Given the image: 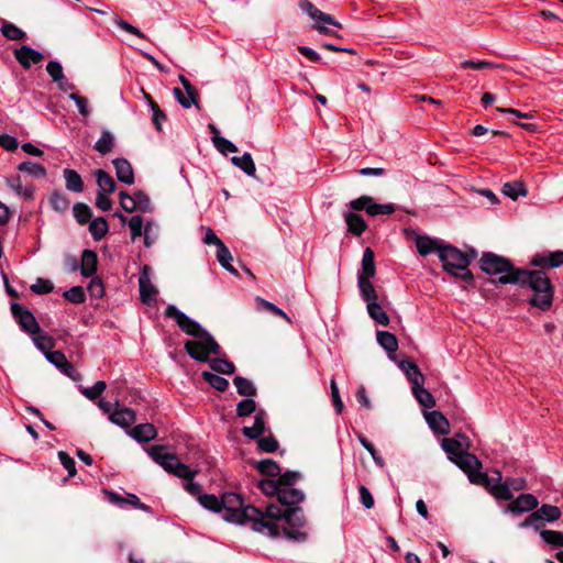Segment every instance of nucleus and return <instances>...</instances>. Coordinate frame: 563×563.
Segmentation results:
<instances>
[{"label":"nucleus","instance_id":"nucleus-18","mask_svg":"<svg viewBox=\"0 0 563 563\" xmlns=\"http://www.w3.org/2000/svg\"><path fill=\"white\" fill-rule=\"evenodd\" d=\"M305 498V494L294 488L292 486H280L277 499L282 505L295 506L301 503Z\"/></svg>","mask_w":563,"mask_h":563},{"label":"nucleus","instance_id":"nucleus-58","mask_svg":"<svg viewBox=\"0 0 563 563\" xmlns=\"http://www.w3.org/2000/svg\"><path fill=\"white\" fill-rule=\"evenodd\" d=\"M496 478L489 477L486 473L471 474V483L482 485L492 494V487L496 484Z\"/></svg>","mask_w":563,"mask_h":563},{"label":"nucleus","instance_id":"nucleus-20","mask_svg":"<svg viewBox=\"0 0 563 563\" xmlns=\"http://www.w3.org/2000/svg\"><path fill=\"white\" fill-rule=\"evenodd\" d=\"M129 434L137 442H150L157 435V431L152 423H141L129 429Z\"/></svg>","mask_w":563,"mask_h":563},{"label":"nucleus","instance_id":"nucleus-16","mask_svg":"<svg viewBox=\"0 0 563 563\" xmlns=\"http://www.w3.org/2000/svg\"><path fill=\"white\" fill-rule=\"evenodd\" d=\"M539 501L532 494H521L511 504L508 505L507 510L512 514H521L536 509Z\"/></svg>","mask_w":563,"mask_h":563},{"label":"nucleus","instance_id":"nucleus-55","mask_svg":"<svg viewBox=\"0 0 563 563\" xmlns=\"http://www.w3.org/2000/svg\"><path fill=\"white\" fill-rule=\"evenodd\" d=\"M64 298L75 305H80L86 301V295L81 286H74L63 294Z\"/></svg>","mask_w":563,"mask_h":563},{"label":"nucleus","instance_id":"nucleus-10","mask_svg":"<svg viewBox=\"0 0 563 563\" xmlns=\"http://www.w3.org/2000/svg\"><path fill=\"white\" fill-rule=\"evenodd\" d=\"M140 298L142 302L151 305L156 299L157 290L151 282V268L144 265L139 277Z\"/></svg>","mask_w":563,"mask_h":563},{"label":"nucleus","instance_id":"nucleus-40","mask_svg":"<svg viewBox=\"0 0 563 563\" xmlns=\"http://www.w3.org/2000/svg\"><path fill=\"white\" fill-rule=\"evenodd\" d=\"M376 338L379 345L387 352L393 353L398 349V341L395 334L388 331H377Z\"/></svg>","mask_w":563,"mask_h":563},{"label":"nucleus","instance_id":"nucleus-37","mask_svg":"<svg viewBox=\"0 0 563 563\" xmlns=\"http://www.w3.org/2000/svg\"><path fill=\"white\" fill-rule=\"evenodd\" d=\"M0 31L1 34L10 41H20L26 36V33L23 30L5 20L2 21Z\"/></svg>","mask_w":563,"mask_h":563},{"label":"nucleus","instance_id":"nucleus-29","mask_svg":"<svg viewBox=\"0 0 563 563\" xmlns=\"http://www.w3.org/2000/svg\"><path fill=\"white\" fill-rule=\"evenodd\" d=\"M95 176L97 179V185L99 187L98 192L112 194L114 192L117 186L114 179L104 170L97 169L95 172Z\"/></svg>","mask_w":563,"mask_h":563},{"label":"nucleus","instance_id":"nucleus-3","mask_svg":"<svg viewBox=\"0 0 563 563\" xmlns=\"http://www.w3.org/2000/svg\"><path fill=\"white\" fill-rule=\"evenodd\" d=\"M223 518L230 522L253 523V530L265 536H274L278 532V527L274 522H265L263 511L254 506H244L243 499L235 493L222 495Z\"/></svg>","mask_w":563,"mask_h":563},{"label":"nucleus","instance_id":"nucleus-8","mask_svg":"<svg viewBox=\"0 0 563 563\" xmlns=\"http://www.w3.org/2000/svg\"><path fill=\"white\" fill-rule=\"evenodd\" d=\"M11 313L21 330L31 334L40 332V324L34 314L18 302L11 303Z\"/></svg>","mask_w":563,"mask_h":563},{"label":"nucleus","instance_id":"nucleus-22","mask_svg":"<svg viewBox=\"0 0 563 563\" xmlns=\"http://www.w3.org/2000/svg\"><path fill=\"white\" fill-rule=\"evenodd\" d=\"M412 234L415 236L417 251L421 256H427L433 252L438 253V250L441 247L435 240L428 235H419L413 231Z\"/></svg>","mask_w":563,"mask_h":563},{"label":"nucleus","instance_id":"nucleus-13","mask_svg":"<svg viewBox=\"0 0 563 563\" xmlns=\"http://www.w3.org/2000/svg\"><path fill=\"white\" fill-rule=\"evenodd\" d=\"M531 264L541 268H556L563 265V251H544L531 258Z\"/></svg>","mask_w":563,"mask_h":563},{"label":"nucleus","instance_id":"nucleus-53","mask_svg":"<svg viewBox=\"0 0 563 563\" xmlns=\"http://www.w3.org/2000/svg\"><path fill=\"white\" fill-rule=\"evenodd\" d=\"M257 487L264 495L277 497L280 483L277 481V478H265L258 481Z\"/></svg>","mask_w":563,"mask_h":563},{"label":"nucleus","instance_id":"nucleus-30","mask_svg":"<svg viewBox=\"0 0 563 563\" xmlns=\"http://www.w3.org/2000/svg\"><path fill=\"white\" fill-rule=\"evenodd\" d=\"M231 162L234 166L242 169L247 176H255V164L250 153H244L242 156H233Z\"/></svg>","mask_w":563,"mask_h":563},{"label":"nucleus","instance_id":"nucleus-6","mask_svg":"<svg viewBox=\"0 0 563 563\" xmlns=\"http://www.w3.org/2000/svg\"><path fill=\"white\" fill-rule=\"evenodd\" d=\"M479 266L487 275H500L499 277L517 272L508 258L492 252L483 253L479 260Z\"/></svg>","mask_w":563,"mask_h":563},{"label":"nucleus","instance_id":"nucleus-47","mask_svg":"<svg viewBox=\"0 0 563 563\" xmlns=\"http://www.w3.org/2000/svg\"><path fill=\"white\" fill-rule=\"evenodd\" d=\"M217 258L220 265L230 273L238 274L236 269L232 266V255L225 244H221L217 247Z\"/></svg>","mask_w":563,"mask_h":563},{"label":"nucleus","instance_id":"nucleus-50","mask_svg":"<svg viewBox=\"0 0 563 563\" xmlns=\"http://www.w3.org/2000/svg\"><path fill=\"white\" fill-rule=\"evenodd\" d=\"M31 335H32V340H33L34 344L36 345V347L40 349L41 351L45 352V354L47 352H51V350L55 345L54 339L51 335L43 333L41 329H40V332H37L36 334H31Z\"/></svg>","mask_w":563,"mask_h":563},{"label":"nucleus","instance_id":"nucleus-48","mask_svg":"<svg viewBox=\"0 0 563 563\" xmlns=\"http://www.w3.org/2000/svg\"><path fill=\"white\" fill-rule=\"evenodd\" d=\"M198 501L203 508H206L208 510H211L214 512H222V507H221L222 497L218 498L216 495H212V494H202V495H199Z\"/></svg>","mask_w":563,"mask_h":563},{"label":"nucleus","instance_id":"nucleus-32","mask_svg":"<svg viewBox=\"0 0 563 563\" xmlns=\"http://www.w3.org/2000/svg\"><path fill=\"white\" fill-rule=\"evenodd\" d=\"M357 286L361 297L364 301H366V303L378 300L377 292L371 282V278H357Z\"/></svg>","mask_w":563,"mask_h":563},{"label":"nucleus","instance_id":"nucleus-25","mask_svg":"<svg viewBox=\"0 0 563 563\" xmlns=\"http://www.w3.org/2000/svg\"><path fill=\"white\" fill-rule=\"evenodd\" d=\"M399 367L406 374L407 378L411 383V387H418L419 384L424 383V376L422 375L419 367L415 363L410 361H401Z\"/></svg>","mask_w":563,"mask_h":563},{"label":"nucleus","instance_id":"nucleus-54","mask_svg":"<svg viewBox=\"0 0 563 563\" xmlns=\"http://www.w3.org/2000/svg\"><path fill=\"white\" fill-rule=\"evenodd\" d=\"M73 214L78 223L85 224L91 218V210L87 205L78 202L73 207Z\"/></svg>","mask_w":563,"mask_h":563},{"label":"nucleus","instance_id":"nucleus-36","mask_svg":"<svg viewBox=\"0 0 563 563\" xmlns=\"http://www.w3.org/2000/svg\"><path fill=\"white\" fill-rule=\"evenodd\" d=\"M412 393L418 400V402L424 408H433L435 406V400L432 394L423 388V384H419V386L411 387Z\"/></svg>","mask_w":563,"mask_h":563},{"label":"nucleus","instance_id":"nucleus-1","mask_svg":"<svg viewBox=\"0 0 563 563\" xmlns=\"http://www.w3.org/2000/svg\"><path fill=\"white\" fill-rule=\"evenodd\" d=\"M164 314L166 318L174 319L183 332L194 338V340L186 341L184 345L186 353L192 360L206 363L211 354H221V347L214 338L176 306L168 305Z\"/></svg>","mask_w":563,"mask_h":563},{"label":"nucleus","instance_id":"nucleus-44","mask_svg":"<svg viewBox=\"0 0 563 563\" xmlns=\"http://www.w3.org/2000/svg\"><path fill=\"white\" fill-rule=\"evenodd\" d=\"M151 110H152V122L157 131H162V123L166 120V114L159 109L158 104L152 99L148 93H144Z\"/></svg>","mask_w":563,"mask_h":563},{"label":"nucleus","instance_id":"nucleus-28","mask_svg":"<svg viewBox=\"0 0 563 563\" xmlns=\"http://www.w3.org/2000/svg\"><path fill=\"white\" fill-rule=\"evenodd\" d=\"M49 205L54 211L58 213H65L69 209L70 200L60 190H55L48 198Z\"/></svg>","mask_w":563,"mask_h":563},{"label":"nucleus","instance_id":"nucleus-38","mask_svg":"<svg viewBox=\"0 0 563 563\" xmlns=\"http://www.w3.org/2000/svg\"><path fill=\"white\" fill-rule=\"evenodd\" d=\"M113 147L114 137L112 133L109 131H102L101 136L93 145V148L102 155L110 153L113 150Z\"/></svg>","mask_w":563,"mask_h":563},{"label":"nucleus","instance_id":"nucleus-7","mask_svg":"<svg viewBox=\"0 0 563 563\" xmlns=\"http://www.w3.org/2000/svg\"><path fill=\"white\" fill-rule=\"evenodd\" d=\"M349 206L355 211L365 210L372 217L391 214L396 210L394 203H377L371 196H361L357 199L351 200Z\"/></svg>","mask_w":563,"mask_h":563},{"label":"nucleus","instance_id":"nucleus-21","mask_svg":"<svg viewBox=\"0 0 563 563\" xmlns=\"http://www.w3.org/2000/svg\"><path fill=\"white\" fill-rule=\"evenodd\" d=\"M98 266L97 253L92 250H85L81 255L80 273L84 277H91L96 274Z\"/></svg>","mask_w":563,"mask_h":563},{"label":"nucleus","instance_id":"nucleus-33","mask_svg":"<svg viewBox=\"0 0 563 563\" xmlns=\"http://www.w3.org/2000/svg\"><path fill=\"white\" fill-rule=\"evenodd\" d=\"M109 231V225L103 217L96 218L89 223V232L93 240H102Z\"/></svg>","mask_w":563,"mask_h":563},{"label":"nucleus","instance_id":"nucleus-17","mask_svg":"<svg viewBox=\"0 0 563 563\" xmlns=\"http://www.w3.org/2000/svg\"><path fill=\"white\" fill-rule=\"evenodd\" d=\"M115 175L119 181L125 185L134 184V172L130 162L125 158H115L112 161Z\"/></svg>","mask_w":563,"mask_h":563},{"label":"nucleus","instance_id":"nucleus-59","mask_svg":"<svg viewBox=\"0 0 563 563\" xmlns=\"http://www.w3.org/2000/svg\"><path fill=\"white\" fill-rule=\"evenodd\" d=\"M358 441L360 443L362 444V446L371 454V456L373 457L375 464L379 467H384L385 466V462L384 460L382 459V456L378 454V452L376 451L375 446L373 445V443H371L364 435L360 434L358 435Z\"/></svg>","mask_w":563,"mask_h":563},{"label":"nucleus","instance_id":"nucleus-57","mask_svg":"<svg viewBox=\"0 0 563 563\" xmlns=\"http://www.w3.org/2000/svg\"><path fill=\"white\" fill-rule=\"evenodd\" d=\"M144 245L151 247L158 238V228L153 221H147L144 227Z\"/></svg>","mask_w":563,"mask_h":563},{"label":"nucleus","instance_id":"nucleus-39","mask_svg":"<svg viewBox=\"0 0 563 563\" xmlns=\"http://www.w3.org/2000/svg\"><path fill=\"white\" fill-rule=\"evenodd\" d=\"M442 449L448 453L449 459L453 462V459H457L465 450L463 444L453 438H445L441 443Z\"/></svg>","mask_w":563,"mask_h":563},{"label":"nucleus","instance_id":"nucleus-23","mask_svg":"<svg viewBox=\"0 0 563 563\" xmlns=\"http://www.w3.org/2000/svg\"><path fill=\"white\" fill-rule=\"evenodd\" d=\"M375 255L371 247H366L363 252L362 257V269L357 275V278H372L375 276Z\"/></svg>","mask_w":563,"mask_h":563},{"label":"nucleus","instance_id":"nucleus-34","mask_svg":"<svg viewBox=\"0 0 563 563\" xmlns=\"http://www.w3.org/2000/svg\"><path fill=\"white\" fill-rule=\"evenodd\" d=\"M496 484L492 487V495L498 500H511L514 498V494L510 492L506 479L500 483L501 475L499 472H496Z\"/></svg>","mask_w":563,"mask_h":563},{"label":"nucleus","instance_id":"nucleus-63","mask_svg":"<svg viewBox=\"0 0 563 563\" xmlns=\"http://www.w3.org/2000/svg\"><path fill=\"white\" fill-rule=\"evenodd\" d=\"M30 289L36 295H45L53 291L54 285L48 279L37 278Z\"/></svg>","mask_w":563,"mask_h":563},{"label":"nucleus","instance_id":"nucleus-11","mask_svg":"<svg viewBox=\"0 0 563 563\" xmlns=\"http://www.w3.org/2000/svg\"><path fill=\"white\" fill-rule=\"evenodd\" d=\"M13 55L24 69H29L32 65H37L44 60V55L41 52L27 45L15 48Z\"/></svg>","mask_w":563,"mask_h":563},{"label":"nucleus","instance_id":"nucleus-43","mask_svg":"<svg viewBox=\"0 0 563 563\" xmlns=\"http://www.w3.org/2000/svg\"><path fill=\"white\" fill-rule=\"evenodd\" d=\"M503 194L516 200L518 197L527 196V189L522 181H509L504 184Z\"/></svg>","mask_w":563,"mask_h":563},{"label":"nucleus","instance_id":"nucleus-56","mask_svg":"<svg viewBox=\"0 0 563 563\" xmlns=\"http://www.w3.org/2000/svg\"><path fill=\"white\" fill-rule=\"evenodd\" d=\"M212 142L216 148L224 155L228 153H235L238 151V147L223 136L213 135Z\"/></svg>","mask_w":563,"mask_h":563},{"label":"nucleus","instance_id":"nucleus-9","mask_svg":"<svg viewBox=\"0 0 563 563\" xmlns=\"http://www.w3.org/2000/svg\"><path fill=\"white\" fill-rule=\"evenodd\" d=\"M179 81L181 82L184 89L186 90V96L179 88H174L173 93L177 101L185 108L188 109L192 104L198 106V90L190 84V81L184 76L179 75Z\"/></svg>","mask_w":563,"mask_h":563},{"label":"nucleus","instance_id":"nucleus-64","mask_svg":"<svg viewBox=\"0 0 563 563\" xmlns=\"http://www.w3.org/2000/svg\"><path fill=\"white\" fill-rule=\"evenodd\" d=\"M170 474L184 479H192L196 476L197 471L191 470L188 465L179 461L175 464V468Z\"/></svg>","mask_w":563,"mask_h":563},{"label":"nucleus","instance_id":"nucleus-31","mask_svg":"<svg viewBox=\"0 0 563 563\" xmlns=\"http://www.w3.org/2000/svg\"><path fill=\"white\" fill-rule=\"evenodd\" d=\"M367 312L378 324L384 327L389 324V317L377 300L367 303Z\"/></svg>","mask_w":563,"mask_h":563},{"label":"nucleus","instance_id":"nucleus-15","mask_svg":"<svg viewBox=\"0 0 563 563\" xmlns=\"http://www.w3.org/2000/svg\"><path fill=\"white\" fill-rule=\"evenodd\" d=\"M453 463L467 474L470 481L471 474L481 473V461L467 451H464L457 459H453Z\"/></svg>","mask_w":563,"mask_h":563},{"label":"nucleus","instance_id":"nucleus-45","mask_svg":"<svg viewBox=\"0 0 563 563\" xmlns=\"http://www.w3.org/2000/svg\"><path fill=\"white\" fill-rule=\"evenodd\" d=\"M201 376L211 387L218 391H225L229 387V380L218 374L205 371L202 372Z\"/></svg>","mask_w":563,"mask_h":563},{"label":"nucleus","instance_id":"nucleus-61","mask_svg":"<svg viewBox=\"0 0 563 563\" xmlns=\"http://www.w3.org/2000/svg\"><path fill=\"white\" fill-rule=\"evenodd\" d=\"M256 410V402L252 398H245L236 405V415L247 417Z\"/></svg>","mask_w":563,"mask_h":563},{"label":"nucleus","instance_id":"nucleus-26","mask_svg":"<svg viewBox=\"0 0 563 563\" xmlns=\"http://www.w3.org/2000/svg\"><path fill=\"white\" fill-rule=\"evenodd\" d=\"M427 422L430 428L440 433L445 434L449 432V421L448 419L439 411L429 412L426 416Z\"/></svg>","mask_w":563,"mask_h":563},{"label":"nucleus","instance_id":"nucleus-51","mask_svg":"<svg viewBox=\"0 0 563 563\" xmlns=\"http://www.w3.org/2000/svg\"><path fill=\"white\" fill-rule=\"evenodd\" d=\"M541 520L553 522L561 518V509L556 506L544 504L539 509H537Z\"/></svg>","mask_w":563,"mask_h":563},{"label":"nucleus","instance_id":"nucleus-46","mask_svg":"<svg viewBox=\"0 0 563 563\" xmlns=\"http://www.w3.org/2000/svg\"><path fill=\"white\" fill-rule=\"evenodd\" d=\"M211 369L222 375H232L235 372V365L225 358H213L208 361Z\"/></svg>","mask_w":563,"mask_h":563},{"label":"nucleus","instance_id":"nucleus-24","mask_svg":"<svg viewBox=\"0 0 563 563\" xmlns=\"http://www.w3.org/2000/svg\"><path fill=\"white\" fill-rule=\"evenodd\" d=\"M344 220L347 225V231L356 236H361L367 228L364 219L355 212H346Z\"/></svg>","mask_w":563,"mask_h":563},{"label":"nucleus","instance_id":"nucleus-5","mask_svg":"<svg viewBox=\"0 0 563 563\" xmlns=\"http://www.w3.org/2000/svg\"><path fill=\"white\" fill-rule=\"evenodd\" d=\"M278 527V532L273 537L283 534L288 540L302 542L307 538L305 531L306 521L302 515V509L297 507L289 509L285 519L282 522H274Z\"/></svg>","mask_w":563,"mask_h":563},{"label":"nucleus","instance_id":"nucleus-60","mask_svg":"<svg viewBox=\"0 0 563 563\" xmlns=\"http://www.w3.org/2000/svg\"><path fill=\"white\" fill-rule=\"evenodd\" d=\"M540 536L549 544L563 547V533L560 531L542 530Z\"/></svg>","mask_w":563,"mask_h":563},{"label":"nucleus","instance_id":"nucleus-42","mask_svg":"<svg viewBox=\"0 0 563 563\" xmlns=\"http://www.w3.org/2000/svg\"><path fill=\"white\" fill-rule=\"evenodd\" d=\"M233 384L236 387L239 395H241V396L253 397L256 395V387L250 379H247L245 377H242V376L234 377Z\"/></svg>","mask_w":563,"mask_h":563},{"label":"nucleus","instance_id":"nucleus-2","mask_svg":"<svg viewBox=\"0 0 563 563\" xmlns=\"http://www.w3.org/2000/svg\"><path fill=\"white\" fill-rule=\"evenodd\" d=\"M499 284H515L529 287L533 291L530 303L545 311L552 306L554 290L548 275L542 271L517 269L511 275H504L497 280Z\"/></svg>","mask_w":563,"mask_h":563},{"label":"nucleus","instance_id":"nucleus-35","mask_svg":"<svg viewBox=\"0 0 563 563\" xmlns=\"http://www.w3.org/2000/svg\"><path fill=\"white\" fill-rule=\"evenodd\" d=\"M18 169L37 179L46 176V168L43 165L31 161L22 162L19 164Z\"/></svg>","mask_w":563,"mask_h":563},{"label":"nucleus","instance_id":"nucleus-19","mask_svg":"<svg viewBox=\"0 0 563 563\" xmlns=\"http://www.w3.org/2000/svg\"><path fill=\"white\" fill-rule=\"evenodd\" d=\"M109 420L124 429H129L136 420L135 412L130 408L115 409L110 416Z\"/></svg>","mask_w":563,"mask_h":563},{"label":"nucleus","instance_id":"nucleus-49","mask_svg":"<svg viewBox=\"0 0 563 563\" xmlns=\"http://www.w3.org/2000/svg\"><path fill=\"white\" fill-rule=\"evenodd\" d=\"M256 470L267 476L277 477L280 473L279 465L272 459H265L256 463Z\"/></svg>","mask_w":563,"mask_h":563},{"label":"nucleus","instance_id":"nucleus-12","mask_svg":"<svg viewBox=\"0 0 563 563\" xmlns=\"http://www.w3.org/2000/svg\"><path fill=\"white\" fill-rule=\"evenodd\" d=\"M150 456L169 474L174 471L175 464L179 462L173 453L165 452V446L153 445L148 450Z\"/></svg>","mask_w":563,"mask_h":563},{"label":"nucleus","instance_id":"nucleus-62","mask_svg":"<svg viewBox=\"0 0 563 563\" xmlns=\"http://www.w3.org/2000/svg\"><path fill=\"white\" fill-rule=\"evenodd\" d=\"M258 449L266 453H274L277 451L279 444L274 435L262 437L257 441Z\"/></svg>","mask_w":563,"mask_h":563},{"label":"nucleus","instance_id":"nucleus-52","mask_svg":"<svg viewBox=\"0 0 563 563\" xmlns=\"http://www.w3.org/2000/svg\"><path fill=\"white\" fill-rule=\"evenodd\" d=\"M287 510H283L277 505H268L266 507L265 512H263L264 521L265 522H282L285 519V516L287 515Z\"/></svg>","mask_w":563,"mask_h":563},{"label":"nucleus","instance_id":"nucleus-41","mask_svg":"<svg viewBox=\"0 0 563 563\" xmlns=\"http://www.w3.org/2000/svg\"><path fill=\"white\" fill-rule=\"evenodd\" d=\"M7 185L19 196H22L25 199H31L33 197L34 188L32 186H23L19 176L8 178Z\"/></svg>","mask_w":563,"mask_h":563},{"label":"nucleus","instance_id":"nucleus-14","mask_svg":"<svg viewBox=\"0 0 563 563\" xmlns=\"http://www.w3.org/2000/svg\"><path fill=\"white\" fill-rule=\"evenodd\" d=\"M46 360L56 366L63 374L75 379L76 378V369L74 365L68 362L65 354L60 351L47 352L45 354Z\"/></svg>","mask_w":563,"mask_h":563},{"label":"nucleus","instance_id":"nucleus-27","mask_svg":"<svg viewBox=\"0 0 563 563\" xmlns=\"http://www.w3.org/2000/svg\"><path fill=\"white\" fill-rule=\"evenodd\" d=\"M63 176L65 179L66 188L73 192H82L84 191V181L81 176L75 170L70 168H65L63 170Z\"/></svg>","mask_w":563,"mask_h":563},{"label":"nucleus","instance_id":"nucleus-4","mask_svg":"<svg viewBox=\"0 0 563 563\" xmlns=\"http://www.w3.org/2000/svg\"><path fill=\"white\" fill-rule=\"evenodd\" d=\"M438 255L445 272L468 283L473 280L468 265L477 256L475 250L463 253L457 247L444 245L438 250Z\"/></svg>","mask_w":563,"mask_h":563}]
</instances>
